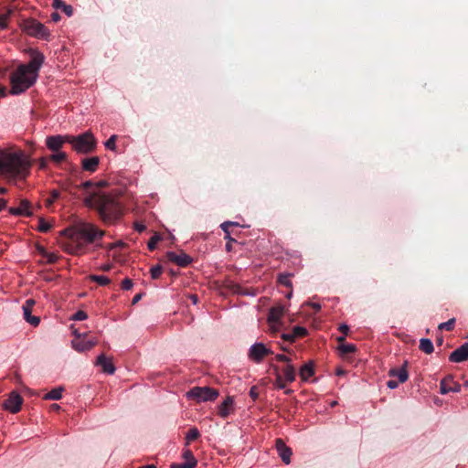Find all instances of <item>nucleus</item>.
<instances>
[{"label":"nucleus","mask_w":468,"mask_h":468,"mask_svg":"<svg viewBox=\"0 0 468 468\" xmlns=\"http://www.w3.org/2000/svg\"><path fill=\"white\" fill-rule=\"evenodd\" d=\"M69 144L76 153L87 154L95 150L97 141L91 133L86 132L77 136L69 135Z\"/></svg>","instance_id":"obj_5"},{"label":"nucleus","mask_w":468,"mask_h":468,"mask_svg":"<svg viewBox=\"0 0 468 468\" xmlns=\"http://www.w3.org/2000/svg\"><path fill=\"white\" fill-rule=\"evenodd\" d=\"M73 335L75 336L74 338H81V337H85L87 335L86 333L80 334L78 330H74Z\"/></svg>","instance_id":"obj_54"},{"label":"nucleus","mask_w":468,"mask_h":468,"mask_svg":"<svg viewBox=\"0 0 468 468\" xmlns=\"http://www.w3.org/2000/svg\"><path fill=\"white\" fill-rule=\"evenodd\" d=\"M93 186V183L91 181H86L84 183H82L80 187V188H83V189H88L89 187L92 186Z\"/></svg>","instance_id":"obj_53"},{"label":"nucleus","mask_w":468,"mask_h":468,"mask_svg":"<svg viewBox=\"0 0 468 468\" xmlns=\"http://www.w3.org/2000/svg\"><path fill=\"white\" fill-rule=\"evenodd\" d=\"M313 307L316 310L320 309V305L318 303H313Z\"/></svg>","instance_id":"obj_64"},{"label":"nucleus","mask_w":468,"mask_h":468,"mask_svg":"<svg viewBox=\"0 0 468 468\" xmlns=\"http://www.w3.org/2000/svg\"><path fill=\"white\" fill-rule=\"evenodd\" d=\"M218 396V392L209 387H195L186 392V398L198 403L213 401Z\"/></svg>","instance_id":"obj_6"},{"label":"nucleus","mask_w":468,"mask_h":468,"mask_svg":"<svg viewBox=\"0 0 468 468\" xmlns=\"http://www.w3.org/2000/svg\"><path fill=\"white\" fill-rule=\"evenodd\" d=\"M284 380L285 379L282 378V377L280 374H277V377H276V379H275V382H274L275 388H279V389L285 388Z\"/></svg>","instance_id":"obj_43"},{"label":"nucleus","mask_w":468,"mask_h":468,"mask_svg":"<svg viewBox=\"0 0 468 468\" xmlns=\"http://www.w3.org/2000/svg\"><path fill=\"white\" fill-rule=\"evenodd\" d=\"M5 206H6L5 200L0 198V211L2 209H4L5 207Z\"/></svg>","instance_id":"obj_60"},{"label":"nucleus","mask_w":468,"mask_h":468,"mask_svg":"<svg viewBox=\"0 0 468 468\" xmlns=\"http://www.w3.org/2000/svg\"><path fill=\"white\" fill-rule=\"evenodd\" d=\"M233 406V399L231 397H228L218 407V415L222 418H227Z\"/></svg>","instance_id":"obj_20"},{"label":"nucleus","mask_w":468,"mask_h":468,"mask_svg":"<svg viewBox=\"0 0 468 468\" xmlns=\"http://www.w3.org/2000/svg\"><path fill=\"white\" fill-rule=\"evenodd\" d=\"M116 139L117 136L115 134L112 135L104 144L105 147L109 150L115 151L116 149Z\"/></svg>","instance_id":"obj_36"},{"label":"nucleus","mask_w":468,"mask_h":468,"mask_svg":"<svg viewBox=\"0 0 468 468\" xmlns=\"http://www.w3.org/2000/svg\"><path fill=\"white\" fill-rule=\"evenodd\" d=\"M284 313V307L283 306H275L271 308L268 315V321L270 324H275L277 323Z\"/></svg>","instance_id":"obj_21"},{"label":"nucleus","mask_w":468,"mask_h":468,"mask_svg":"<svg viewBox=\"0 0 468 468\" xmlns=\"http://www.w3.org/2000/svg\"><path fill=\"white\" fill-rule=\"evenodd\" d=\"M59 18H60V16H59V15H58V13H53V14L51 15V19H52L53 21H55V22L58 21V20H59Z\"/></svg>","instance_id":"obj_57"},{"label":"nucleus","mask_w":468,"mask_h":468,"mask_svg":"<svg viewBox=\"0 0 468 468\" xmlns=\"http://www.w3.org/2000/svg\"><path fill=\"white\" fill-rule=\"evenodd\" d=\"M339 330H340V331H341L345 335H346L348 334V332H349V327H348V325H347V324H340V326H339Z\"/></svg>","instance_id":"obj_52"},{"label":"nucleus","mask_w":468,"mask_h":468,"mask_svg":"<svg viewBox=\"0 0 468 468\" xmlns=\"http://www.w3.org/2000/svg\"><path fill=\"white\" fill-rule=\"evenodd\" d=\"M461 386L459 384H453L452 386H447L446 380L441 382V393L447 394L449 392H460Z\"/></svg>","instance_id":"obj_28"},{"label":"nucleus","mask_w":468,"mask_h":468,"mask_svg":"<svg viewBox=\"0 0 468 468\" xmlns=\"http://www.w3.org/2000/svg\"><path fill=\"white\" fill-rule=\"evenodd\" d=\"M449 360L453 363H461L468 360V342L452 352Z\"/></svg>","instance_id":"obj_13"},{"label":"nucleus","mask_w":468,"mask_h":468,"mask_svg":"<svg viewBox=\"0 0 468 468\" xmlns=\"http://www.w3.org/2000/svg\"><path fill=\"white\" fill-rule=\"evenodd\" d=\"M100 164V158L98 156H92L84 158L81 161L82 169L93 173L98 169Z\"/></svg>","instance_id":"obj_18"},{"label":"nucleus","mask_w":468,"mask_h":468,"mask_svg":"<svg viewBox=\"0 0 468 468\" xmlns=\"http://www.w3.org/2000/svg\"><path fill=\"white\" fill-rule=\"evenodd\" d=\"M225 239H229V241H233V239L230 238V234L229 233L226 234Z\"/></svg>","instance_id":"obj_63"},{"label":"nucleus","mask_w":468,"mask_h":468,"mask_svg":"<svg viewBox=\"0 0 468 468\" xmlns=\"http://www.w3.org/2000/svg\"><path fill=\"white\" fill-rule=\"evenodd\" d=\"M399 383V381H396V380H388V381L387 382V386H388V388H389L390 389H394V388H398Z\"/></svg>","instance_id":"obj_50"},{"label":"nucleus","mask_w":468,"mask_h":468,"mask_svg":"<svg viewBox=\"0 0 468 468\" xmlns=\"http://www.w3.org/2000/svg\"><path fill=\"white\" fill-rule=\"evenodd\" d=\"M162 271H163V269L160 265L152 267L150 270L152 279H154V280L158 279L160 277V275L162 274Z\"/></svg>","instance_id":"obj_39"},{"label":"nucleus","mask_w":468,"mask_h":468,"mask_svg":"<svg viewBox=\"0 0 468 468\" xmlns=\"http://www.w3.org/2000/svg\"><path fill=\"white\" fill-rule=\"evenodd\" d=\"M35 303H36L35 300H33V299H27V300L25 302V303L23 304V306H22V307H25V308H27V307H28V308L32 309V308H33V306L35 305Z\"/></svg>","instance_id":"obj_49"},{"label":"nucleus","mask_w":468,"mask_h":468,"mask_svg":"<svg viewBox=\"0 0 468 468\" xmlns=\"http://www.w3.org/2000/svg\"><path fill=\"white\" fill-rule=\"evenodd\" d=\"M283 378L287 382H293L295 380L296 373L295 368L292 365L288 364L283 369H282Z\"/></svg>","instance_id":"obj_25"},{"label":"nucleus","mask_w":468,"mask_h":468,"mask_svg":"<svg viewBox=\"0 0 468 468\" xmlns=\"http://www.w3.org/2000/svg\"><path fill=\"white\" fill-rule=\"evenodd\" d=\"M314 373V364L311 361L302 366L299 371L301 378L304 381L309 379V378H311Z\"/></svg>","instance_id":"obj_22"},{"label":"nucleus","mask_w":468,"mask_h":468,"mask_svg":"<svg viewBox=\"0 0 468 468\" xmlns=\"http://www.w3.org/2000/svg\"><path fill=\"white\" fill-rule=\"evenodd\" d=\"M64 388L62 387H58L56 388L51 389L49 392H48L43 399L46 400H58L60 399L62 397Z\"/></svg>","instance_id":"obj_24"},{"label":"nucleus","mask_w":468,"mask_h":468,"mask_svg":"<svg viewBox=\"0 0 468 468\" xmlns=\"http://www.w3.org/2000/svg\"><path fill=\"white\" fill-rule=\"evenodd\" d=\"M58 197L59 192L58 190H52L50 197L46 200L47 206H51Z\"/></svg>","instance_id":"obj_41"},{"label":"nucleus","mask_w":468,"mask_h":468,"mask_svg":"<svg viewBox=\"0 0 468 468\" xmlns=\"http://www.w3.org/2000/svg\"><path fill=\"white\" fill-rule=\"evenodd\" d=\"M342 355L353 353L356 350V347L353 344H341L338 347Z\"/></svg>","instance_id":"obj_30"},{"label":"nucleus","mask_w":468,"mask_h":468,"mask_svg":"<svg viewBox=\"0 0 468 468\" xmlns=\"http://www.w3.org/2000/svg\"><path fill=\"white\" fill-rule=\"evenodd\" d=\"M66 158H67V154L64 152H60V151L54 152V154L49 156V159L51 161L58 163V164L65 161Z\"/></svg>","instance_id":"obj_31"},{"label":"nucleus","mask_w":468,"mask_h":468,"mask_svg":"<svg viewBox=\"0 0 468 468\" xmlns=\"http://www.w3.org/2000/svg\"><path fill=\"white\" fill-rule=\"evenodd\" d=\"M87 318H88V314L84 311H78L71 317V319L75 320V321H83V320H86Z\"/></svg>","instance_id":"obj_42"},{"label":"nucleus","mask_w":468,"mask_h":468,"mask_svg":"<svg viewBox=\"0 0 468 468\" xmlns=\"http://www.w3.org/2000/svg\"><path fill=\"white\" fill-rule=\"evenodd\" d=\"M161 236L155 233L148 241L147 247L150 250H154L156 248V244L161 240Z\"/></svg>","instance_id":"obj_33"},{"label":"nucleus","mask_w":468,"mask_h":468,"mask_svg":"<svg viewBox=\"0 0 468 468\" xmlns=\"http://www.w3.org/2000/svg\"><path fill=\"white\" fill-rule=\"evenodd\" d=\"M336 339L339 343L344 344L343 342L345 341V335L338 336Z\"/></svg>","instance_id":"obj_62"},{"label":"nucleus","mask_w":468,"mask_h":468,"mask_svg":"<svg viewBox=\"0 0 468 468\" xmlns=\"http://www.w3.org/2000/svg\"><path fill=\"white\" fill-rule=\"evenodd\" d=\"M199 437V431L197 428H192L188 431L186 434V444L189 443V441H194Z\"/></svg>","instance_id":"obj_32"},{"label":"nucleus","mask_w":468,"mask_h":468,"mask_svg":"<svg viewBox=\"0 0 468 468\" xmlns=\"http://www.w3.org/2000/svg\"><path fill=\"white\" fill-rule=\"evenodd\" d=\"M271 351L262 343H255L249 349V358L256 363H261L265 356Z\"/></svg>","instance_id":"obj_8"},{"label":"nucleus","mask_w":468,"mask_h":468,"mask_svg":"<svg viewBox=\"0 0 468 468\" xmlns=\"http://www.w3.org/2000/svg\"><path fill=\"white\" fill-rule=\"evenodd\" d=\"M83 202L88 207L96 209L106 223H112L121 217V205L112 196L90 193L84 197Z\"/></svg>","instance_id":"obj_4"},{"label":"nucleus","mask_w":468,"mask_h":468,"mask_svg":"<svg viewBox=\"0 0 468 468\" xmlns=\"http://www.w3.org/2000/svg\"><path fill=\"white\" fill-rule=\"evenodd\" d=\"M275 358L278 361L287 363V365L290 364V362H291V359L287 356L282 355V354L276 355Z\"/></svg>","instance_id":"obj_46"},{"label":"nucleus","mask_w":468,"mask_h":468,"mask_svg":"<svg viewBox=\"0 0 468 468\" xmlns=\"http://www.w3.org/2000/svg\"><path fill=\"white\" fill-rule=\"evenodd\" d=\"M52 5L56 9L63 10L68 16H70L73 14L71 5H66L62 0H53Z\"/></svg>","instance_id":"obj_26"},{"label":"nucleus","mask_w":468,"mask_h":468,"mask_svg":"<svg viewBox=\"0 0 468 468\" xmlns=\"http://www.w3.org/2000/svg\"><path fill=\"white\" fill-rule=\"evenodd\" d=\"M292 334L295 338L304 336L307 334V330L303 326H294L292 329Z\"/></svg>","instance_id":"obj_40"},{"label":"nucleus","mask_w":468,"mask_h":468,"mask_svg":"<svg viewBox=\"0 0 468 468\" xmlns=\"http://www.w3.org/2000/svg\"><path fill=\"white\" fill-rule=\"evenodd\" d=\"M60 409V406L58 404H52L51 410H58Z\"/></svg>","instance_id":"obj_61"},{"label":"nucleus","mask_w":468,"mask_h":468,"mask_svg":"<svg viewBox=\"0 0 468 468\" xmlns=\"http://www.w3.org/2000/svg\"><path fill=\"white\" fill-rule=\"evenodd\" d=\"M237 225H238V223H236V222H232V221H226V222L222 223L220 227H221L222 230H223L226 234H229V228L230 226H237Z\"/></svg>","instance_id":"obj_45"},{"label":"nucleus","mask_w":468,"mask_h":468,"mask_svg":"<svg viewBox=\"0 0 468 468\" xmlns=\"http://www.w3.org/2000/svg\"><path fill=\"white\" fill-rule=\"evenodd\" d=\"M12 10L9 9L5 14L0 15V28L4 29L7 27L6 21L12 14Z\"/></svg>","instance_id":"obj_37"},{"label":"nucleus","mask_w":468,"mask_h":468,"mask_svg":"<svg viewBox=\"0 0 468 468\" xmlns=\"http://www.w3.org/2000/svg\"><path fill=\"white\" fill-rule=\"evenodd\" d=\"M282 337L285 341L293 342L296 338L294 337L292 332V333H286L282 334Z\"/></svg>","instance_id":"obj_47"},{"label":"nucleus","mask_w":468,"mask_h":468,"mask_svg":"<svg viewBox=\"0 0 468 468\" xmlns=\"http://www.w3.org/2000/svg\"><path fill=\"white\" fill-rule=\"evenodd\" d=\"M37 229L41 232H48L51 229V225L47 222L44 218H40L38 219Z\"/></svg>","instance_id":"obj_35"},{"label":"nucleus","mask_w":468,"mask_h":468,"mask_svg":"<svg viewBox=\"0 0 468 468\" xmlns=\"http://www.w3.org/2000/svg\"><path fill=\"white\" fill-rule=\"evenodd\" d=\"M112 264H103L100 267V270H101L103 271H109L112 269Z\"/></svg>","instance_id":"obj_55"},{"label":"nucleus","mask_w":468,"mask_h":468,"mask_svg":"<svg viewBox=\"0 0 468 468\" xmlns=\"http://www.w3.org/2000/svg\"><path fill=\"white\" fill-rule=\"evenodd\" d=\"M30 157L21 150L0 149V176L25 179L30 173Z\"/></svg>","instance_id":"obj_1"},{"label":"nucleus","mask_w":468,"mask_h":468,"mask_svg":"<svg viewBox=\"0 0 468 468\" xmlns=\"http://www.w3.org/2000/svg\"><path fill=\"white\" fill-rule=\"evenodd\" d=\"M420 349L425 354H431L434 350L432 342L428 338H421L420 340Z\"/></svg>","instance_id":"obj_27"},{"label":"nucleus","mask_w":468,"mask_h":468,"mask_svg":"<svg viewBox=\"0 0 468 468\" xmlns=\"http://www.w3.org/2000/svg\"><path fill=\"white\" fill-rule=\"evenodd\" d=\"M122 246H124V243L122 241H117V242L109 244L108 249L112 250L114 248L122 247Z\"/></svg>","instance_id":"obj_51"},{"label":"nucleus","mask_w":468,"mask_h":468,"mask_svg":"<svg viewBox=\"0 0 468 468\" xmlns=\"http://www.w3.org/2000/svg\"><path fill=\"white\" fill-rule=\"evenodd\" d=\"M22 403V397L17 392L12 391L7 399L5 400L3 407L11 413H17L21 410Z\"/></svg>","instance_id":"obj_9"},{"label":"nucleus","mask_w":468,"mask_h":468,"mask_svg":"<svg viewBox=\"0 0 468 468\" xmlns=\"http://www.w3.org/2000/svg\"><path fill=\"white\" fill-rule=\"evenodd\" d=\"M9 213L16 216H30L32 214L30 211V203L24 199L17 207H10Z\"/></svg>","instance_id":"obj_17"},{"label":"nucleus","mask_w":468,"mask_h":468,"mask_svg":"<svg viewBox=\"0 0 468 468\" xmlns=\"http://www.w3.org/2000/svg\"><path fill=\"white\" fill-rule=\"evenodd\" d=\"M65 143L69 144V135H52L46 138V145L52 152H58Z\"/></svg>","instance_id":"obj_10"},{"label":"nucleus","mask_w":468,"mask_h":468,"mask_svg":"<svg viewBox=\"0 0 468 468\" xmlns=\"http://www.w3.org/2000/svg\"><path fill=\"white\" fill-rule=\"evenodd\" d=\"M134 229L135 230H137L138 232H143L146 227L144 224L141 223V222H135L134 223Z\"/></svg>","instance_id":"obj_48"},{"label":"nucleus","mask_w":468,"mask_h":468,"mask_svg":"<svg viewBox=\"0 0 468 468\" xmlns=\"http://www.w3.org/2000/svg\"><path fill=\"white\" fill-rule=\"evenodd\" d=\"M48 262H55L57 261V256L54 254H50L48 257Z\"/></svg>","instance_id":"obj_56"},{"label":"nucleus","mask_w":468,"mask_h":468,"mask_svg":"<svg viewBox=\"0 0 468 468\" xmlns=\"http://www.w3.org/2000/svg\"><path fill=\"white\" fill-rule=\"evenodd\" d=\"M84 338H74L71 341L72 348L78 352H85L90 350L98 343L96 339L85 340Z\"/></svg>","instance_id":"obj_12"},{"label":"nucleus","mask_w":468,"mask_h":468,"mask_svg":"<svg viewBox=\"0 0 468 468\" xmlns=\"http://www.w3.org/2000/svg\"><path fill=\"white\" fill-rule=\"evenodd\" d=\"M62 235L68 237L73 243L68 249L71 254H80L83 250L84 243H92L98 239H101L104 231L96 228L93 224L80 222L75 226L62 230Z\"/></svg>","instance_id":"obj_3"},{"label":"nucleus","mask_w":468,"mask_h":468,"mask_svg":"<svg viewBox=\"0 0 468 468\" xmlns=\"http://www.w3.org/2000/svg\"><path fill=\"white\" fill-rule=\"evenodd\" d=\"M96 365L100 366L106 374L112 375L115 372V367L112 359L106 357L103 354L98 356Z\"/></svg>","instance_id":"obj_16"},{"label":"nucleus","mask_w":468,"mask_h":468,"mask_svg":"<svg viewBox=\"0 0 468 468\" xmlns=\"http://www.w3.org/2000/svg\"><path fill=\"white\" fill-rule=\"evenodd\" d=\"M141 298H142V294H140V293H139V294H136V295L133 297V304H134V303H136L137 302H139V301L141 300Z\"/></svg>","instance_id":"obj_58"},{"label":"nucleus","mask_w":468,"mask_h":468,"mask_svg":"<svg viewBox=\"0 0 468 468\" xmlns=\"http://www.w3.org/2000/svg\"><path fill=\"white\" fill-rule=\"evenodd\" d=\"M89 279L90 281H93V282H97L101 286L108 285L111 282V280L108 277L104 276V275H94V274H92V275L89 276Z\"/></svg>","instance_id":"obj_29"},{"label":"nucleus","mask_w":468,"mask_h":468,"mask_svg":"<svg viewBox=\"0 0 468 468\" xmlns=\"http://www.w3.org/2000/svg\"><path fill=\"white\" fill-rule=\"evenodd\" d=\"M250 395L253 399H256V398L258 397V394H257V393H256V391H255V388H250Z\"/></svg>","instance_id":"obj_59"},{"label":"nucleus","mask_w":468,"mask_h":468,"mask_svg":"<svg viewBox=\"0 0 468 468\" xmlns=\"http://www.w3.org/2000/svg\"><path fill=\"white\" fill-rule=\"evenodd\" d=\"M454 324H455V319L452 318V319L448 320L447 322L440 324L439 329L451 331L453 329Z\"/></svg>","instance_id":"obj_34"},{"label":"nucleus","mask_w":468,"mask_h":468,"mask_svg":"<svg viewBox=\"0 0 468 468\" xmlns=\"http://www.w3.org/2000/svg\"><path fill=\"white\" fill-rule=\"evenodd\" d=\"M182 458L184 459V463H172L171 468H196L197 464V461L195 458L193 452L185 448L182 452Z\"/></svg>","instance_id":"obj_11"},{"label":"nucleus","mask_w":468,"mask_h":468,"mask_svg":"<svg viewBox=\"0 0 468 468\" xmlns=\"http://www.w3.org/2000/svg\"><path fill=\"white\" fill-rule=\"evenodd\" d=\"M407 363L405 362L404 366L400 368H391L388 372L390 377H395L398 378L399 383H404L408 380L409 374L406 369Z\"/></svg>","instance_id":"obj_19"},{"label":"nucleus","mask_w":468,"mask_h":468,"mask_svg":"<svg viewBox=\"0 0 468 468\" xmlns=\"http://www.w3.org/2000/svg\"><path fill=\"white\" fill-rule=\"evenodd\" d=\"M278 282L282 285H285L287 287H292L290 274H280L278 277Z\"/></svg>","instance_id":"obj_38"},{"label":"nucleus","mask_w":468,"mask_h":468,"mask_svg":"<svg viewBox=\"0 0 468 468\" xmlns=\"http://www.w3.org/2000/svg\"><path fill=\"white\" fill-rule=\"evenodd\" d=\"M23 309V314H24V319L29 323L30 324L34 325V326H37L40 323V319L38 316H34L31 314V312H32V309L30 308H25V307H22Z\"/></svg>","instance_id":"obj_23"},{"label":"nucleus","mask_w":468,"mask_h":468,"mask_svg":"<svg viewBox=\"0 0 468 468\" xmlns=\"http://www.w3.org/2000/svg\"><path fill=\"white\" fill-rule=\"evenodd\" d=\"M43 54L33 51L27 64L18 66L11 76V93L20 94L30 88L38 77V71L44 63Z\"/></svg>","instance_id":"obj_2"},{"label":"nucleus","mask_w":468,"mask_h":468,"mask_svg":"<svg viewBox=\"0 0 468 468\" xmlns=\"http://www.w3.org/2000/svg\"><path fill=\"white\" fill-rule=\"evenodd\" d=\"M166 257L169 261L175 262L180 267H186L191 262V258L186 253L176 254V252L168 251Z\"/></svg>","instance_id":"obj_14"},{"label":"nucleus","mask_w":468,"mask_h":468,"mask_svg":"<svg viewBox=\"0 0 468 468\" xmlns=\"http://www.w3.org/2000/svg\"><path fill=\"white\" fill-rule=\"evenodd\" d=\"M133 285V283L131 279L126 278L122 282V290L128 291V290L132 289Z\"/></svg>","instance_id":"obj_44"},{"label":"nucleus","mask_w":468,"mask_h":468,"mask_svg":"<svg viewBox=\"0 0 468 468\" xmlns=\"http://www.w3.org/2000/svg\"><path fill=\"white\" fill-rule=\"evenodd\" d=\"M24 30L27 34L39 38H48V37L49 36V32L46 28V27L40 22L34 19L25 21Z\"/></svg>","instance_id":"obj_7"},{"label":"nucleus","mask_w":468,"mask_h":468,"mask_svg":"<svg viewBox=\"0 0 468 468\" xmlns=\"http://www.w3.org/2000/svg\"><path fill=\"white\" fill-rule=\"evenodd\" d=\"M276 449L283 463L289 464L292 456L291 449L288 448L281 439L276 440Z\"/></svg>","instance_id":"obj_15"}]
</instances>
